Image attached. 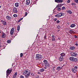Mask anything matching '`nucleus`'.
Instances as JSON below:
<instances>
[{
    "label": "nucleus",
    "mask_w": 78,
    "mask_h": 78,
    "mask_svg": "<svg viewBox=\"0 0 78 78\" xmlns=\"http://www.w3.org/2000/svg\"><path fill=\"white\" fill-rule=\"evenodd\" d=\"M60 21L58 20L56 21V23H60Z\"/></svg>",
    "instance_id": "nucleus-37"
},
{
    "label": "nucleus",
    "mask_w": 78,
    "mask_h": 78,
    "mask_svg": "<svg viewBox=\"0 0 78 78\" xmlns=\"http://www.w3.org/2000/svg\"><path fill=\"white\" fill-rule=\"evenodd\" d=\"M15 6L16 7H18L19 6V3H15Z\"/></svg>",
    "instance_id": "nucleus-23"
},
{
    "label": "nucleus",
    "mask_w": 78,
    "mask_h": 78,
    "mask_svg": "<svg viewBox=\"0 0 78 78\" xmlns=\"http://www.w3.org/2000/svg\"><path fill=\"white\" fill-rule=\"evenodd\" d=\"M60 13V16H61H61H63L64 15V13Z\"/></svg>",
    "instance_id": "nucleus-29"
},
{
    "label": "nucleus",
    "mask_w": 78,
    "mask_h": 78,
    "mask_svg": "<svg viewBox=\"0 0 78 78\" xmlns=\"http://www.w3.org/2000/svg\"><path fill=\"white\" fill-rule=\"evenodd\" d=\"M7 43H8V44H9L10 43H11V41L10 40H7Z\"/></svg>",
    "instance_id": "nucleus-26"
},
{
    "label": "nucleus",
    "mask_w": 78,
    "mask_h": 78,
    "mask_svg": "<svg viewBox=\"0 0 78 78\" xmlns=\"http://www.w3.org/2000/svg\"><path fill=\"white\" fill-rule=\"evenodd\" d=\"M75 24H72L71 25L70 27L71 28H73V27H75Z\"/></svg>",
    "instance_id": "nucleus-18"
},
{
    "label": "nucleus",
    "mask_w": 78,
    "mask_h": 78,
    "mask_svg": "<svg viewBox=\"0 0 78 78\" xmlns=\"http://www.w3.org/2000/svg\"><path fill=\"white\" fill-rule=\"evenodd\" d=\"M17 8L16 7H14L13 9V10H17Z\"/></svg>",
    "instance_id": "nucleus-47"
},
{
    "label": "nucleus",
    "mask_w": 78,
    "mask_h": 78,
    "mask_svg": "<svg viewBox=\"0 0 78 78\" xmlns=\"http://www.w3.org/2000/svg\"><path fill=\"white\" fill-rule=\"evenodd\" d=\"M57 9V10H61V7H56H56L55 8V9Z\"/></svg>",
    "instance_id": "nucleus-16"
},
{
    "label": "nucleus",
    "mask_w": 78,
    "mask_h": 78,
    "mask_svg": "<svg viewBox=\"0 0 78 78\" xmlns=\"http://www.w3.org/2000/svg\"><path fill=\"white\" fill-rule=\"evenodd\" d=\"M30 3V0H27L26 1V4L27 5H29Z\"/></svg>",
    "instance_id": "nucleus-11"
},
{
    "label": "nucleus",
    "mask_w": 78,
    "mask_h": 78,
    "mask_svg": "<svg viewBox=\"0 0 78 78\" xmlns=\"http://www.w3.org/2000/svg\"><path fill=\"white\" fill-rule=\"evenodd\" d=\"M1 22H2V23H3L5 21L3 20H1Z\"/></svg>",
    "instance_id": "nucleus-52"
},
{
    "label": "nucleus",
    "mask_w": 78,
    "mask_h": 78,
    "mask_svg": "<svg viewBox=\"0 0 78 78\" xmlns=\"http://www.w3.org/2000/svg\"><path fill=\"white\" fill-rule=\"evenodd\" d=\"M74 37L75 38H77V36H76V35H75L74 36Z\"/></svg>",
    "instance_id": "nucleus-56"
},
{
    "label": "nucleus",
    "mask_w": 78,
    "mask_h": 78,
    "mask_svg": "<svg viewBox=\"0 0 78 78\" xmlns=\"http://www.w3.org/2000/svg\"><path fill=\"white\" fill-rule=\"evenodd\" d=\"M23 20V18H22L21 19H20L19 20V22H20L21 21V20Z\"/></svg>",
    "instance_id": "nucleus-44"
},
{
    "label": "nucleus",
    "mask_w": 78,
    "mask_h": 78,
    "mask_svg": "<svg viewBox=\"0 0 78 78\" xmlns=\"http://www.w3.org/2000/svg\"><path fill=\"white\" fill-rule=\"evenodd\" d=\"M55 41V37H52V41Z\"/></svg>",
    "instance_id": "nucleus-31"
},
{
    "label": "nucleus",
    "mask_w": 78,
    "mask_h": 78,
    "mask_svg": "<svg viewBox=\"0 0 78 78\" xmlns=\"http://www.w3.org/2000/svg\"><path fill=\"white\" fill-rule=\"evenodd\" d=\"M20 78H24V77L23 75H21L20 76Z\"/></svg>",
    "instance_id": "nucleus-42"
},
{
    "label": "nucleus",
    "mask_w": 78,
    "mask_h": 78,
    "mask_svg": "<svg viewBox=\"0 0 78 78\" xmlns=\"http://www.w3.org/2000/svg\"><path fill=\"white\" fill-rule=\"evenodd\" d=\"M67 12H68V13H69V14H72V11L70 10H68V11H67Z\"/></svg>",
    "instance_id": "nucleus-24"
},
{
    "label": "nucleus",
    "mask_w": 78,
    "mask_h": 78,
    "mask_svg": "<svg viewBox=\"0 0 78 78\" xmlns=\"http://www.w3.org/2000/svg\"><path fill=\"white\" fill-rule=\"evenodd\" d=\"M23 56V53H21L20 54V57H22Z\"/></svg>",
    "instance_id": "nucleus-41"
},
{
    "label": "nucleus",
    "mask_w": 78,
    "mask_h": 78,
    "mask_svg": "<svg viewBox=\"0 0 78 78\" xmlns=\"http://www.w3.org/2000/svg\"><path fill=\"white\" fill-rule=\"evenodd\" d=\"M35 78H39V76H37Z\"/></svg>",
    "instance_id": "nucleus-54"
},
{
    "label": "nucleus",
    "mask_w": 78,
    "mask_h": 78,
    "mask_svg": "<svg viewBox=\"0 0 78 78\" xmlns=\"http://www.w3.org/2000/svg\"><path fill=\"white\" fill-rule=\"evenodd\" d=\"M40 72H44V71H45V69H44V68H42V69H41L40 70Z\"/></svg>",
    "instance_id": "nucleus-22"
},
{
    "label": "nucleus",
    "mask_w": 78,
    "mask_h": 78,
    "mask_svg": "<svg viewBox=\"0 0 78 78\" xmlns=\"http://www.w3.org/2000/svg\"><path fill=\"white\" fill-rule=\"evenodd\" d=\"M62 10H65V9H66V7H64V6L62 7Z\"/></svg>",
    "instance_id": "nucleus-34"
},
{
    "label": "nucleus",
    "mask_w": 78,
    "mask_h": 78,
    "mask_svg": "<svg viewBox=\"0 0 78 78\" xmlns=\"http://www.w3.org/2000/svg\"><path fill=\"white\" fill-rule=\"evenodd\" d=\"M63 5V4H58L56 6V8L57 7H62Z\"/></svg>",
    "instance_id": "nucleus-13"
},
{
    "label": "nucleus",
    "mask_w": 78,
    "mask_h": 78,
    "mask_svg": "<svg viewBox=\"0 0 78 78\" xmlns=\"http://www.w3.org/2000/svg\"><path fill=\"white\" fill-rule=\"evenodd\" d=\"M75 2L76 3H78V0H75Z\"/></svg>",
    "instance_id": "nucleus-45"
},
{
    "label": "nucleus",
    "mask_w": 78,
    "mask_h": 78,
    "mask_svg": "<svg viewBox=\"0 0 78 78\" xmlns=\"http://www.w3.org/2000/svg\"><path fill=\"white\" fill-rule=\"evenodd\" d=\"M57 28H58V29H60V28H61V26H58L57 27Z\"/></svg>",
    "instance_id": "nucleus-39"
},
{
    "label": "nucleus",
    "mask_w": 78,
    "mask_h": 78,
    "mask_svg": "<svg viewBox=\"0 0 78 78\" xmlns=\"http://www.w3.org/2000/svg\"><path fill=\"white\" fill-rule=\"evenodd\" d=\"M43 63L45 67H48V68L50 67V64L48 62V61L46 60H44L43 61Z\"/></svg>",
    "instance_id": "nucleus-2"
},
{
    "label": "nucleus",
    "mask_w": 78,
    "mask_h": 78,
    "mask_svg": "<svg viewBox=\"0 0 78 78\" xmlns=\"http://www.w3.org/2000/svg\"><path fill=\"white\" fill-rule=\"evenodd\" d=\"M6 19L8 20H11L12 19V18L9 16H6Z\"/></svg>",
    "instance_id": "nucleus-9"
},
{
    "label": "nucleus",
    "mask_w": 78,
    "mask_h": 78,
    "mask_svg": "<svg viewBox=\"0 0 78 78\" xmlns=\"http://www.w3.org/2000/svg\"><path fill=\"white\" fill-rule=\"evenodd\" d=\"M78 67H77V66H75L74 67V69H77Z\"/></svg>",
    "instance_id": "nucleus-49"
},
{
    "label": "nucleus",
    "mask_w": 78,
    "mask_h": 78,
    "mask_svg": "<svg viewBox=\"0 0 78 78\" xmlns=\"http://www.w3.org/2000/svg\"><path fill=\"white\" fill-rule=\"evenodd\" d=\"M42 58H43V56L42 55L38 54H36V60L39 61L40 60H41Z\"/></svg>",
    "instance_id": "nucleus-1"
},
{
    "label": "nucleus",
    "mask_w": 78,
    "mask_h": 78,
    "mask_svg": "<svg viewBox=\"0 0 78 78\" xmlns=\"http://www.w3.org/2000/svg\"><path fill=\"white\" fill-rule=\"evenodd\" d=\"M75 45H76V46H78V44H75Z\"/></svg>",
    "instance_id": "nucleus-57"
},
{
    "label": "nucleus",
    "mask_w": 78,
    "mask_h": 78,
    "mask_svg": "<svg viewBox=\"0 0 78 78\" xmlns=\"http://www.w3.org/2000/svg\"><path fill=\"white\" fill-rule=\"evenodd\" d=\"M73 32H74V31L72 30H70L69 31V33H73Z\"/></svg>",
    "instance_id": "nucleus-35"
},
{
    "label": "nucleus",
    "mask_w": 78,
    "mask_h": 78,
    "mask_svg": "<svg viewBox=\"0 0 78 78\" xmlns=\"http://www.w3.org/2000/svg\"><path fill=\"white\" fill-rule=\"evenodd\" d=\"M17 75V73L16 72L14 74L13 76V78H15L16 77V76Z\"/></svg>",
    "instance_id": "nucleus-15"
},
{
    "label": "nucleus",
    "mask_w": 78,
    "mask_h": 78,
    "mask_svg": "<svg viewBox=\"0 0 78 78\" xmlns=\"http://www.w3.org/2000/svg\"><path fill=\"white\" fill-rule=\"evenodd\" d=\"M28 73V71L27 70H26L22 72V74H23V75H25L26 74H27Z\"/></svg>",
    "instance_id": "nucleus-8"
},
{
    "label": "nucleus",
    "mask_w": 78,
    "mask_h": 78,
    "mask_svg": "<svg viewBox=\"0 0 78 78\" xmlns=\"http://www.w3.org/2000/svg\"><path fill=\"white\" fill-rule=\"evenodd\" d=\"M52 37H55V34L54 33L52 34Z\"/></svg>",
    "instance_id": "nucleus-40"
},
{
    "label": "nucleus",
    "mask_w": 78,
    "mask_h": 78,
    "mask_svg": "<svg viewBox=\"0 0 78 78\" xmlns=\"http://www.w3.org/2000/svg\"><path fill=\"white\" fill-rule=\"evenodd\" d=\"M17 30L18 31H19V30H20V26H19V25L17 26Z\"/></svg>",
    "instance_id": "nucleus-25"
},
{
    "label": "nucleus",
    "mask_w": 78,
    "mask_h": 78,
    "mask_svg": "<svg viewBox=\"0 0 78 78\" xmlns=\"http://www.w3.org/2000/svg\"><path fill=\"white\" fill-rule=\"evenodd\" d=\"M47 68H48V67H47L45 66L44 67V69H47Z\"/></svg>",
    "instance_id": "nucleus-53"
},
{
    "label": "nucleus",
    "mask_w": 78,
    "mask_h": 78,
    "mask_svg": "<svg viewBox=\"0 0 78 78\" xmlns=\"http://www.w3.org/2000/svg\"><path fill=\"white\" fill-rule=\"evenodd\" d=\"M2 37V38H5V37H6V35L5 34V33L2 32V35H1Z\"/></svg>",
    "instance_id": "nucleus-6"
},
{
    "label": "nucleus",
    "mask_w": 78,
    "mask_h": 78,
    "mask_svg": "<svg viewBox=\"0 0 78 78\" xmlns=\"http://www.w3.org/2000/svg\"><path fill=\"white\" fill-rule=\"evenodd\" d=\"M13 11L15 13H17V10H13Z\"/></svg>",
    "instance_id": "nucleus-38"
},
{
    "label": "nucleus",
    "mask_w": 78,
    "mask_h": 78,
    "mask_svg": "<svg viewBox=\"0 0 78 78\" xmlns=\"http://www.w3.org/2000/svg\"><path fill=\"white\" fill-rule=\"evenodd\" d=\"M70 55L72 56L73 57H76L77 56H78V55L76 54V52H71L70 53Z\"/></svg>",
    "instance_id": "nucleus-5"
},
{
    "label": "nucleus",
    "mask_w": 78,
    "mask_h": 78,
    "mask_svg": "<svg viewBox=\"0 0 78 78\" xmlns=\"http://www.w3.org/2000/svg\"><path fill=\"white\" fill-rule=\"evenodd\" d=\"M59 0H55V2L56 3H59Z\"/></svg>",
    "instance_id": "nucleus-32"
},
{
    "label": "nucleus",
    "mask_w": 78,
    "mask_h": 78,
    "mask_svg": "<svg viewBox=\"0 0 78 78\" xmlns=\"http://www.w3.org/2000/svg\"><path fill=\"white\" fill-rule=\"evenodd\" d=\"M72 71L73 72V73H76V70L75 69H73L72 70Z\"/></svg>",
    "instance_id": "nucleus-21"
},
{
    "label": "nucleus",
    "mask_w": 78,
    "mask_h": 78,
    "mask_svg": "<svg viewBox=\"0 0 78 78\" xmlns=\"http://www.w3.org/2000/svg\"><path fill=\"white\" fill-rule=\"evenodd\" d=\"M64 59V57H63L62 56H60V57L59 58V61L61 62V61H63V59Z\"/></svg>",
    "instance_id": "nucleus-12"
},
{
    "label": "nucleus",
    "mask_w": 78,
    "mask_h": 78,
    "mask_svg": "<svg viewBox=\"0 0 78 78\" xmlns=\"http://www.w3.org/2000/svg\"><path fill=\"white\" fill-rule=\"evenodd\" d=\"M61 56H62L63 57V56H65V55H66V53L63 52L60 54Z\"/></svg>",
    "instance_id": "nucleus-17"
},
{
    "label": "nucleus",
    "mask_w": 78,
    "mask_h": 78,
    "mask_svg": "<svg viewBox=\"0 0 78 78\" xmlns=\"http://www.w3.org/2000/svg\"><path fill=\"white\" fill-rule=\"evenodd\" d=\"M44 38L45 39H47V36L45 35L44 37Z\"/></svg>",
    "instance_id": "nucleus-48"
},
{
    "label": "nucleus",
    "mask_w": 78,
    "mask_h": 78,
    "mask_svg": "<svg viewBox=\"0 0 78 78\" xmlns=\"http://www.w3.org/2000/svg\"><path fill=\"white\" fill-rule=\"evenodd\" d=\"M52 70L53 72H55V69H53Z\"/></svg>",
    "instance_id": "nucleus-51"
},
{
    "label": "nucleus",
    "mask_w": 78,
    "mask_h": 78,
    "mask_svg": "<svg viewBox=\"0 0 78 78\" xmlns=\"http://www.w3.org/2000/svg\"><path fill=\"white\" fill-rule=\"evenodd\" d=\"M55 16L56 17H61V13H60L56 15Z\"/></svg>",
    "instance_id": "nucleus-10"
},
{
    "label": "nucleus",
    "mask_w": 78,
    "mask_h": 78,
    "mask_svg": "<svg viewBox=\"0 0 78 78\" xmlns=\"http://www.w3.org/2000/svg\"><path fill=\"white\" fill-rule=\"evenodd\" d=\"M28 11H27V12H25V16H27V15H28Z\"/></svg>",
    "instance_id": "nucleus-28"
},
{
    "label": "nucleus",
    "mask_w": 78,
    "mask_h": 78,
    "mask_svg": "<svg viewBox=\"0 0 78 78\" xmlns=\"http://www.w3.org/2000/svg\"><path fill=\"white\" fill-rule=\"evenodd\" d=\"M32 76H34V74L33 73H32L30 74Z\"/></svg>",
    "instance_id": "nucleus-43"
},
{
    "label": "nucleus",
    "mask_w": 78,
    "mask_h": 78,
    "mask_svg": "<svg viewBox=\"0 0 78 78\" xmlns=\"http://www.w3.org/2000/svg\"><path fill=\"white\" fill-rule=\"evenodd\" d=\"M0 47H1V46H0Z\"/></svg>",
    "instance_id": "nucleus-61"
},
{
    "label": "nucleus",
    "mask_w": 78,
    "mask_h": 78,
    "mask_svg": "<svg viewBox=\"0 0 78 78\" xmlns=\"http://www.w3.org/2000/svg\"><path fill=\"white\" fill-rule=\"evenodd\" d=\"M53 21H54V22H55V21H56L57 20H58V19L57 18H54L53 19Z\"/></svg>",
    "instance_id": "nucleus-33"
},
{
    "label": "nucleus",
    "mask_w": 78,
    "mask_h": 78,
    "mask_svg": "<svg viewBox=\"0 0 78 78\" xmlns=\"http://www.w3.org/2000/svg\"><path fill=\"white\" fill-rule=\"evenodd\" d=\"M37 73L38 74H40V72H38Z\"/></svg>",
    "instance_id": "nucleus-58"
},
{
    "label": "nucleus",
    "mask_w": 78,
    "mask_h": 78,
    "mask_svg": "<svg viewBox=\"0 0 78 78\" xmlns=\"http://www.w3.org/2000/svg\"><path fill=\"white\" fill-rule=\"evenodd\" d=\"M12 71V69H11V70H9V69H8L6 71V76H8L9 75V74L11 73V72Z\"/></svg>",
    "instance_id": "nucleus-4"
},
{
    "label": "nucleus",
    "mask_w": 78,
    "mask_h": 78,
    "mask_svg": "<svg viewBox=\"0 0 78 78\" xmlns=\"http://www.w3.org/2000/svg\"><path fill=\"white\" fill-rule=\"evenodd\" d=\"M61 69V66H58L56 68V70H60Z\"/></svg>",
    "instance_id": "nucleus-19"
},
{
    "label": "nucleus",
    "mask_w": 78,
    "mask_h": 78,
    "mask_svg": "<svg viewBox=\"0 0 78 78\" xmlns=\"http://www.w3.org/2000/svg\"><path fill=\"white\" fill-rule=\"evenodd\" d=\"M70 0H68L67 1V3H70Z\"/></svg>",
    "instance_id": "nucleus-50"
},
{
    "label": "nucleus",
    "mask_w": 78,
    "mask_h": 78,
    "mask_svg": "<svg viewBox=\"0 0 78 78\" xmlns=\"http://www.w3.org/2000/svg\"><path fill=\"white\" fill-rule=\"evenodd\" d=\"M4 25H7V23L6 21H4L3 23Z\"/></svg>",
    "instance_id": "nucleus-27"
},
{
    "label": "nucleus",
    "mask_w": 78,
    "mask_h": 78,
    "mask_svg": "<svg viewBox=\"0 0 78 78\" xmlns=\"http://www.w3.org/2000/svg\"><path fill=\"white\" fill-rule=\"evenodd\" d=\"M72 5H76V3H73L71 4Z\"/></svg>",
    "instance_id": "nucleus-46"
},
{
    "label": "nucleus",
    "mask_w": 78,
    "mask_h": 78,
    "mask_svg": "<svg viewBox=\"0 0 78 78\" xmlns=\"http://www.w3.org/2000/svg\"><path fill=\"white\" fill-rule=\"evenodd\" d=\"M13 16L14 17H17V15L16 14H14Z\"/></svg>",
    "instance_id": "nucleus-30"
},
{
    "label": "nucleus",
    "mask_w": 78,
    "mask_h": 78,
    "mask_svg": "<svg viewBox=\"0 0 78 78\" xmlns=\"http://www.w3.org/2000/svg\"><path fill=\"white\" fill-rule=\"evenodd\" d=\"M63 2V0H59V3H62Z\"/></svg>",
    "instance_id": "nucleus-36"
},
{
    "label": "nucleus",
    "mask_w": 78,
    "mask_h": 78,
    "mask_svg": "<svg viewBox=\"0 0 78 78\" xmlns=\"http://www.w3.org/2000/svg\"><path fill=\"white\" fill-rule=\"evenodd\" d=\"M59 31H60V30H58V32H59Z\"/></svg>",
    "instance_id": "nucleus-59"
},
{
    "label": "nucleus",
    "mask_w": 78,
    "mask_h": 78,
    "mask_svg": "<svg viewBox=\"0 0 78 78\" xmlns=\"http://www.w3.org/2000/svg\"><path fill=\"white\" fill-rule=\"evenodd\" d=\"M30 72L28 73L27 74L25 75V78H28V76H30Z\"/></svg>",
    "instance_id": "nucleus-14"
},
{
    "label": "nucleus",
    "mask_w": 78,
    "mask_h": 78,
    "mask_svg": "<svg viewBox=\"0 0 78 78\" xmlns=\"http://www.w3.org/2000/svg\"><path fill=\"white\" fill-rule=\"evenodd\" d=\"M0 8H1V6H0Z\"/></svg>",
    "instance_id": "nucleus-60"
},
{
    "label": "nucleus",
    "mask_w": 78,
    "mask_h": 78,
    "mask_svg": "<svg viewBox=\"0 0 78 78\" xmlns=\"http://www.w3.org/2000/svg\"><path fill=\"white\" fill-rule=\"evenodd\" d=\"M14 32V28L12 27L10 31V34H11V35H12V34H13Z\"/></svg>",
    "instance_id": "nucleus-7"
},
{
    "label": "nucleus",
    "mask_w": 78,
    "mask_h": 78,
    "mask_svg": "<svg viewBox=\"0 0 78 78\" xmlns=\"http://www.w3.org/2000/svg\"><path fill=\"white\" fill-rule=\"evenodd\" d=\"M75 47L73 46H72L70 48V50H74L75 49Z\"/></svg>",
    "instance_id": "nucleus-20"
},
{
    "label": "nucleus",
    "mask_w": 78,
    "mask_h": 78,
    "mask_svg": "<svg viewBox=\"0 0 78 78\" xmlns=\"http://www.w3.org/2000/svg\"><path fill=\"white\" fill-rule=\"evenodd\" d=\"M69 60L73 62H76L78 61V59L73 57H71L69 58Z\"/></svg>",
    "instance_id": "nucleus-3"
},
{
    "label": "nucleus",
    "mask_w": 78,
    "mask_h": 78,
    "mask_svg": "<svg viewBox=\"0 0 78 78\" xmlns=\"http://www.w3.org/2000/svg\"><path fill=\"white\" fill-rule=\"evenodd\" d=\"M56 66H54V67H53V69H55V68H56Z\"/></svg>",
    "instance_id": "nucleus-55"
}]
</instances>
